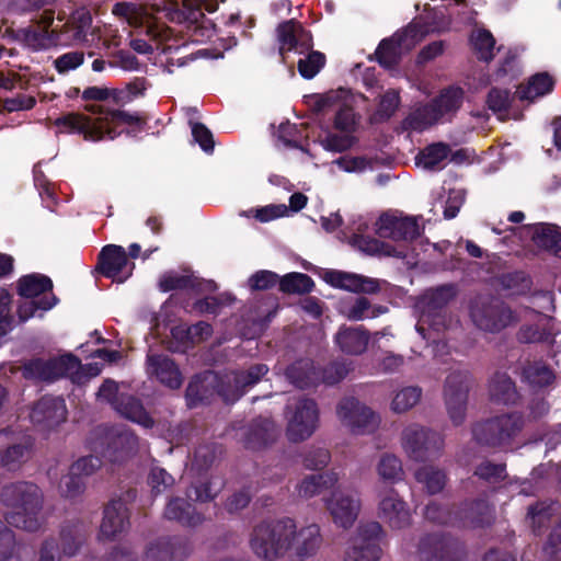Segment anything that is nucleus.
<instances>
[{
	"mask_svg": "<svg viewBox=\"0 0 561 561\" xmlns=\"http://www.w3.org/2000/svg\"><path fill=\"white\" fill-rule=\"evenodd\" d=\"M421 396L422 389L420 387H405L396 393L391 408L397 413L405 412L420 401Z\"/></svg>",
	"mask_w": 561,
	"mask_h": 561,
	"instance_id": "13d9d810",
	"label": "nucleus"
},
{
	"mask_svg": "<svg viewBox=\"0 0 561 561\" xmlns=\"http://www.w3.org/2000/svg\"><path fill=\"white\" fill-rule=\"evenodd\" d=\"M408 34V31L396 32L381 39L374 53L375 60L386 69L397 67L401 61L402 48L407 46Z\"/></svg>",
	"mask_w": 561,
	"mask_h": 561,
	"instance_id": "2f4dec72",
	"label": "nucleus"
},
{
	"mask_svg": "<svg viewBox=\"0 0 561 561\" xmlns=\"http://www.w3.org/2000/svg\"><path fill=\"white\" fill-rule=\"evenodd\" d=\"M402 446L411 459L426 461L440 455L444 438L438 432L412 424L402 433Z\"/></svg>",
	"mask_w": 561,
	"mask_h": 561,
	"instance_id": "9d476101",
	"label": "nucleus"
},
{
	"mask_svg": "<svg viewBox=\"0 0 561 561\" xmlns=\"http://www.w3.org/2000/svg\"><path fill=\"white\" fill-rule=\"evenodd\" d=\"M369 332L363 327L358 328H340L335 335V343L340 350L348 355H360L368 346Z\"/></svg>",
	"mask_w": 561,
	"mask_h": 561,
	"instance_id": "e433bc0d",
	"label": "nucleus"
},
{
	"mask_svg": "<svg viewBox=\"0 0 561 561\" xmlns=\"http://www.w3.org/2000/svg\"><path fill=\"white\" fill-rule=\"evenodd\" d=\"M168 520L176 522L183 527L194 528L204 522L202 513L197 512L195 506L183 497H171L163 512Z\"/></svg>",
	"mask_w": 561,
	"mask_h": 561,
	"instance_id": "7c9ffc66",
	"label": "nucleus"
},
{
	"mask_svg": "<svg viewBox=\"0 0 561 561\" xmlns=\"http://www.w3.org/2000/svg\"><path fill=\"white\" fill-rule=\"evenodd\" d=\"M339 477L335 472H325L306 477L299 485V495L306 499L320 494L322 491L334 486Z\"/></svg>",
	"mask_w": 561,
	"mask_h": 561,
	"instance_id": "c03bdc74",
	"label": "nucleus"
},
{
	"mask_svg": "<svg viewBox=\"0 0 561 561\" xmlns=\"http://www.w3.org/2000/svg\"><path fill=\"white\" fill-rule=\"evenodd\" d=\"M220 489L213 490L210 479H198L193 482L187 490V496L196 502L207 503L213 501L219 493Z\"/></svg>",
	"mask_w": 561,
	"mask_h": 561,
	"instance_id": "0e129e2a",
	"label": "nucleus"
},
{
	"mask_svg": "<svg viewBox=\"0 0 561 561\" xmlns=\"http://www.w3.org/2000/svg\"><path fill=\"white\" fill-rule=\"evenodd\" d=\"M322 535L317 524L297 529L295 519L283 517L262 522L252 531V551L265 561H274L293 550L299 561L314 557L322 546Z\"/></svg>",
	"mask_w": 561,
	"mask_h": 561,
	"instance_id": "f257e3e1",
	"label": "nucleus"
},
{
	"mask_svg": "<svg viewBox=\"0 0 561 561\" xmlns=\"http://www.w3.org/2000/svg\"><path fill=\"white\" fill-rule=\"evenodd\" d=\"M191 553V543L183 536L158 538L147 548L145 561H181Z\"/></svg>",
	"mask_w": 561,
	"mask_h": 561,
	"instance_id": "6ab92c4d",
	"label": "nucleus"
},
{
	"mask_svg": "<svg viewBox=\"0 0 561 561\" xmlns=\"http://www.w3.org/2000/svg\"><path fill=\"white\" fill-rule=\"evenodd\" d=\"M24 376L45 381H53L60 378L55 358H33L24 365Z\"/></svg>",
	"mask_w": 561,
	"mask_h": 561,
	"instance_id": "09e8293b",
	"label": "nucleus"
},
{
	"mask_svg": "<svg viewBox=\"0 0 561 561\" xmlns=\"http://www.w3.org/2000/svg\"><path fill=\"white\" fill-rule=\"evenodd\" d=\"M473 474L489 483L501 482L507 477L506 465L484 460L476 467Z\"/></svg>",
	"mask_w": 561,
	"mask_h": 561,
	"instance_id": "bf43d9fd",
	"label": "nucleus"
},
{
	"mask_svg": "<svg viewBox=\"0 0 561 561\" xmlns=\"http://www.w3.org/2000/svg\"><path fill=\"white\" fill-rule=\"evenodd\" d=\"M175 483L174 478L159 466H153L148 476V484L153 496L160 495L171 489Z\"/></svg>",
	"mask_w": 561,
	"mask_h": 561,
	"instance_id": "680f3d73",
	"label": "nucleus"
},
{
	"mask_svg": "<svg viewBox=\"0 0 561 561\" xmlns=\"http://www.w3.org/2000/svg\"><path fill=\"white\" fill-rule=\"evenodd\" d=\"M416 481L424 485L426 492L431 495L443 491L446 485V473L433 466H423L415 471Z\"/></svg>",
	"mask_w": 561,
	"mask_h": 561,
	"instance_id": "de8ad7c7",
	"label": "nucleus"
},
{
	"mask_svg": "<svg viewBox=\"0 0 561 561\" xmlns=\"http://www.w3.org/2000/svg\"><path fill=\"white\" fill-rule=\"evenodd\" d=\"M187 288H196V279L193 276L168 272L159 279V289L163 293Z\"/></svg>",
	"mask_w": 561,
	"mask_h": 561,
	"instance_id": "052dcab7",
	"label": "nucleus"
},
{
	"mask_svg": "<svg viewBox=\"0 0 561 561\" xmlns=\"http://www.w3.org/2000/svg\"><path fill=\"white\" fill-rule=\"evenodd\" d=\"M525 426L522 412H503L472 424V439L477 445L490 449L506 450L516 440Z\"/></svg>",
	"mask_w": 561,
	"mask_h": 561,
	"instance_id": "20e7f679",
	"label": "nucleus"
},
{
	"mask_svg": "<svg viewBox=\"0 0 561 561\" xmlns=\"http://www.w3.org/2000/svg\"><path fill=\"white\" fill-rule=\"evenodd\" d=\"M385 531L378 522L359 525L352 546L346 552L348 561H379L382 554L381 545Z\"/></svg>",
	"mask_w": 561,
	"mask_h": 561,
	"instance_id": "9b49d317",
	"label": "nucleus"
},
{
	"mask_svg": "<svg viewBox=\"0 0 561 561\" xmlns=\"http://www.w3.org/2000/svg\"><path fill=\"white\" fill-rule=\"evenodd\" d=\"M350 368L343 362H332L325 367H319V385L333 386L342 381L348 375Z\"/></svg>",
	"mask_w": 561,
	"mask_h": 561,
	"instance_id": "e2e57ef3",
	"label": "nucleus"
},
{
	"mask_svg": "<svg viewBox=\"0 0 561 561\" xmlns=\"http://www.w3.org/2000/svg\"><path fill=\"white\" fill-rule=\"evenodd\" d=\"M88 535V529L83 522L72 520L62 524L59 533L62 551L66 556H75Z\"/></svg>",
	"mask_w": 561,
	"mask_h": 561,
	"instance_id": "ea45409f",
	"label": "nucleus"
},
{
	"mask_svg": "<svg viewBox=\"0 0 561 561\" xmlns=\"http://www.w3.org/2000/svg\"><path fill=\"white\" fill-rule=\"evenodd\" d=\"M314 287L313 279L304 273L291 272L279 277V290L284 294H309Z\"/></svg>",
	"mask_w": 561,
	"mask_h": 561,
	"instance_id": "3c124183",
	"label": "nucleus"
},
{
	"mask_svg": "<svg viewBox=\"0 0 561 561\" xmlns=\"http://www.w3.org/2000/svg\"><path fill=\"white\" fill-rule=\"evenodd\" d=\"M43 500L42 490L30 481L11 482L0 491V502L14 510L5 515L7 523L28 533H36L43 526Z\"/></svg>",
	"mask_w": 561,
	"mask_h": 561,
	"instance_id": "7ed1b4c3",
	"label": "nucleus"
},
{
	"mask_svg": "<svg viewBox=\"0 0 561 561\" xmlns=\"http://www.w3.org/2000/svg\"><path fill=\"white\" fill-rule=\"evenodd\" d=\"M59 489L62 496L75 499L83 493L85 481L81 474L72 472L70 468L69 473L60 480Z\"/></svg>",
	"mask_w": 561,
	"mask_h": 561,
	"instance_id": "69168bd1",
	"label": "nucleus"
},
{
	"mask_svg": "<svg viewBox=\"0 0 561 561\" xmlns=\"http://www.w3.org/2000/svg\"><path fill=\"white\" fill-rule=\"evenodd\" d=\"M279 44L278 53L285 59V54L297 51L304 54L312 47V36L304 25L295 19L280 22L276 27Z\"/></svg>",
	"mask_w": 561,
	"mask_h": 561,
	"instance_id": "f3484780",
	"label": "nucleus"
},
{
	"mask_svg": "<svg viewBox=\"0 0 561 561\" xmlns=\"http://www.w3.org/2000/svg\"><path fill=\"white\" fill-rule=\"evenodd\" d=\"M8 436V430L0 432V438L5 437L8 439L0 449V465L9 471H16L31 459L35 440L30 435H21L19 439L9 438Z\"/></svg>",
	"mask_w": 561,
	"mask_h": 561,
	"instance_id": "a211bd4d",
	"label": "nucleus"
},
{
	"mask_svg": "<svg viewBox=\"0 0 561 561\" xmlns=\"http://www.w3.org/2000/svg\"><path fill=\"white\" fill-rule=\"evenodd\" d=\"M134 267V263L128 267L127 253L122 245L106 244L98 255L95 268L102 276L116 283H124L131 276Z\"/></svg>",
	"mask_w": 561,
	"mask_h": 561,
	"instance_id": "2eb2a0df",
	"label": "nucleus"
},
{
	"mask_svg": "<svg viewBox=\"0 0 561 561\" xmlns=\"http://www.w3.org/2000/svg\"><path fill=\"white\" fill-rule=\"evenodd\" d=\"M234 301V297L228 293H221L217 296H207L193 302L192 309L198 314H219L225 306H230Z\"/></svg>",
	"mask_w": 561,
	"mask_h": 561,
	"instance_id": "864d4df0",
	"label": "nucleus"
},
{
	"mask_svg": "<svg viewBox=\"0 0 561 561\" xmlns=\"http://www.w3.org/2000/svg\"><path fill=\"white\" fill-rule=\"evenodd\" d=\"M323 280L334 288L351 293L376 294L380 290L379 282L375 278L337 270H327Z\"/></svg>",
	"mask_w": 561,
	"mask_h": 561,
	"instance_id": "b1692460",
	"label": "nucleus"
},
{
	"mask_svg": "<svg viewBox=\"0 0 561 561\" xmlns=\"http://www.w3.org/2000/svg\"><path fill=\"white\" fill-rule=\"evenodd\" d=\"M465 92L460 87H448L430 101L438 119L454 115L462 105Z\"/></svg>",
	"mask_w": 561,
	"mask_h": 561,
	"instance_id": "4c0bfd02",
	"label": "nucleus"
},
{
	"mask_svg": "<svg viewBox=\"0 0 561 561\" xmlns=\"http://www.w3.org/2000/svg\"><path fill=\"white\" fill-rule=\"evenodd\" d=\"M554 80L548 72H539L534 75L527 85H519L516 93L519 100L534 101L552 92Z\"/></svg>",
	"mask_w": 561,
	"mask_h": 561,
	"instance_id": "37998d69",
	"label": "nucleus"
},
{
	"mask_svg": "<svg viewBox=\"0 0 561 561\" xmlns=\"http://www.w3.org/2000/svg\"><path fill=\"white\" fill-rule=\"evenodd\" d=\"M53 289V280L45 274L32 273L21 276L16 282V291L20 297L27 300L18 307L20 320L24 322L35 316L42 318L46 311L58 305L59 298Z\"/></svg>",
	"mask_w": 561,
	"mask_h": 561,
	"instance_id": "39448f33",
	"label": "nucleus"
},
{
	"mask_svg": "<svg viewBox=\"0 0 561 561\" xmlns=\"http://www.w3.org/2000/svg\"><path fill=\"white\" fill-rule=\"evenodd\" d=\"M527 228L531 230V240L538 248L561 259V228L559 226L538 222L528 225Z\"/></svg>",
	"mask_w": 561,
	"mask_h": 561,
	"instance_id": "72a5a7b5",
	"label": "nucleus"
},
{
	"mask_svg": "<svg viewBox=\"0 0 561 561\" xmlns=\"http://www.w3.org/2000/svg\"><path fill=\"white\" fill-rule=\"evenodd\" d=\"M268 367L265 364H254L247 370L234 375L233 386L224 385L219 389V396L226 403H233L239 400L249 388L256 385L266 374Z\"/></svg>",
	"mask_w": 561,
	"mask_h": 561,
	"instance_id": "393cba45",
	"label": "nucleus"
},
{
	"mask_svg": "<svg viewBox=\"0 0 561 561\" xmlns=\"http://www.w3.org/2000/svg\"><path fill=\"white\" fill-rule=\"evenodd\" d=\"M91 23L92 18L89 12L79 13L70 21L66 22L60 30L51 28L50 39L62 45H72L84 42Z\"/></svg>",
	"mask_w": 561,
	"mask_h": 561,
	"instance_id": "c85d7f7f",
	"label": "nucleus"
},
{
	"mask_svg": "<svg viewBox=\"0 0 561 561\" xmlns=\"http://www.w3.org/2000/svg\"><path fill=\"white\" fill-rule=\"evenodd\" d=\"M469 316L479 330L488 333H499L517 320L512 308L493 295L476 296L470 301Z\"/></svg>",
	"mask_w": 561,
	"mask_h": 561,
	"instance_id": "0eeeda50",
	"label": "nucleus"
},
{
	"mask_svg": "<svg viewBox=\"0 0 561 561\" xmlns=\"http://www.w3.org/2000/svg\"><path fill=\"white\" fill-rule=\"evenodd\" d=\"M439 119L431 103H426L412 111L402 122L404 129L423 131L436 124Z\"/></svg>",
	"mask_w": 561,
	"mask_h": 561,
	"instance_id": "49530a36",
	"label": "nucleus"
},
{
	"mask_svg": "<svg viewBox=\"0 0 561 561\" xmlns=\"http://www.w3.org/2000/svg\"><path fill=\"white\" fill-rule=\"evenodd\" d=\"M378 516L391 529H404L411 525V513L407 503L394 489H390L379 502Z\"/></svg>",
	"mask_w": 561,
	"mask_h": 561,
	"instance_id": "4be33fe9",
	"label": "nucleus"
},
{
	"mask_svg": "<svg viewBox=\"0 0 561 561\" xmlns=\"http://www.w3.org/2000/svg\"><path fill=\"white\" fill-rule=\"evenodd\" d=\"M471 374L468 370H454L444 383V400L448 415L455 425L463 423L467 411Z\"/></svg>",
	"mask_w": 561,
	"mask_h": 561,
	"instance_id": "f8f14e48",
	"label": "nucleus"
},
{
	"mask_svg": "<svg viewBox=\"0 0 561 561\" xmlns=\"http://www.w3.org/2000/svg\"><path fill=\"white\" fill-rule=\"evenodd\" d=\"M330 460V451L321 447H311L302 456V463L309 470H322Z\"/></svg>",
	"mask_w": 561,
	"mask_h": 561,
	"instance_id": "774afa93",
	"label": "nucleus"
},
{
	"mask_svg": "<svg viewBox=\"0 0 561 561\" xmlns=\"http://www.w3.org/2000/svg\"><path fill=\"white\" fill-rule=\"evenodd\" d=\"M333 520L336 525L347 529L353 526L359 512V500L352 494L334 492L327 502Z\"/></svg>",
	"mask_w": 561,
	"mask_h": 561,
	"instance_id": "cd10ccee",
	"label": "nucleus"
},
{
	"mask_svg": "<svg viewBox=\"0 0 561 561\" xmlns=\"http://www.w3.org/2000/svg\"><path fill=\"white\" fill-rule=\"evenodd\" d=\"M376 225L380 238H388L393 241H413L420 236L419 224L413 217L382 214Z\"/></svg>",
	"mask_w": 561,
	"mask_h": 561,
	"instance_id": "412c9836",
	"label": "nucleus"
},
{
	"mask_svg": "<svg viewBox=\"0 0 561 561\" xmlns=\"http://www.w3.org/2000/svg\"><path fill=\"white\" fill-rule=\"evenodd\" d=\"M87 111L99 114V117L91 118L82 114L69 113L58 117L55 124L65 131L82 135L85 140L100 141L115 139L121 134L116 128L117 125H136L142 129L147 123L138 114L105 108L102 105H89Z\"/></svg>",
	"mask_w": 561,
	"mask_h": 561,
	"instance_id": "f03ea898",
	"label": "nucleus"
},
{
	"mask_svg": "<svg viewBox=\"0 0 561 561\" xmlns=\"http://www.w3.org/2000/svg\"><path fill=\"white\" fill-rule=\"evenodd\" d=\"M336 413L340 420L357 434L373 432L379 423L376 413L370 408L360 404L354 397L342 399L337 404Z\"/></svg>",
	"mask_w": 561,
	"mask_h": 561,
	"instance_id": "4468645a",
	"label": "nucleus"
},
{
	"mask_svg": "<svg viewBox=\"0 0 561 561\" xmlns=\"http://www.w3.org/2000/svg\"><path fill=\"white\" fill-rule=\"evenodd\" d=\"M419 561H463L466 549L456 537L442 533H427L420 537L416 546Z\"/></svg>",
	"mask_w": 561,
	"mask_h": 561,
	"instance_id": "1a4fd4ad",
	"label": "nucleus"
},
{
	"mask_svg": "<svg viewBox=\"0 0 561 561\" xmlns=\"http://www.w3.org/2000/svg\"><path fill=\"white\" fill-rule=\"evenodd\" d=\"M88 443L92 451L115 463L122 462L130 454L136 437L131 433L100 425L91 432Z\"/></svg>",
	"mask_w": 561,
	"mask_h": 561,
	"instance_id": "6e6552de",
	"label": "nucleus"
},
{
	"mask_svg": "<svg viewBox=\"0 0 561 561\" xmlns=\"http://www.w3.org/2000/svg\"><path fill=\"white\" fill-rule=\"evenodd\" d=\"M352 244L360 252L369 255H385L398 259L405 256V253L402 250H398L394 245L363 234H354Z\"/></svg>",
	"mask_w": 561,
	"mask_h": 561,
	"instance_id": "79ce46f5",
	"label": "nucleus"
},
{
	"mask_svg": "<svg viewBox=\"0 0 561 561\" xmlns=\"http://www.w3.org/2000/svg\"><path fill=\"white\" fill-rule=\"evenodd\" d=\"M222 385H218L217 376L213 371H204L193 376L185 390L186 405L190 409L208 404Z\"/></svg>",
	"mask_w": 561,
	"mask_h": 561,
	"instance_id": "a878e982",
	"label": "nucleus"
},
{
	"mask_svg": "<svg viewBox=\"0 0 561 561\" xmlns=\"http://www.w3.org/2000/svg\"><path fill=\"white\" fill-rule=\"evenodd\" d=\"M287 380L296 388L305 390L319 385V367L309 358L291 363L285 370Z\"/></svg>",
	"mask_w": 561,
	"mask_h": 561,
	"instance_id": "473e14b6",
	"label": "nucleus"
},
{
	"mask_svg": "<svg viewBox=\"0 0 561 561\" xmlns=\"http://www.w3.org/2000/svg\"><path fill=\"white\" fill-rule=\"evenodd\" d=\"M148 370L162 385L170 389H179L182 386L183 377L175 362L168 355H147Z\"/></svg>",
	"mask_w": 561,
	"mask_h": 561,
	"instance_id": "c756f323",
	"label": "nucleus"
},
{
	"mask_svg": "<svg viewBox=\"0 0 561 561\" xmlns=\"http://www.w3.org/2000/svg\"><path fill=\"white\" fill-rule=\"evenodd\" d=\"M494 519V507L484 497L465 500L458 504V529L485 528L491 526Z\"/></svg>",
	"mask_w": 561,
	"mask_h": 561,
	"instance_id": "dca6fc26",
	"label": "nucleus"
},
{
	"mask_svg": "<svg viewBox=\"0 0 561 561\" xmlns=\"http://www.w3.org/2000/svg\"><path fill=\"white\" fill-rule=\"evenodd\" d=\"M512 102L510 90L501 88H491L486 96V105L493 113L500 114L507 112Z\"/></svg>",
	"mask_w": 561,
	"mask_h": 561,
	"instance_id": "338daca9",
	"label": "nucleus"
},
{
	"mask_svg": "<svg viewBox=\"0 0 561 561\" xmlns=\"http://www.w3.org/2000/svg\"><path fill=\"white\" fill-rule=\"evenodd\" d=\"M470 43L479 60L489 62L493 59L495 39L490 31L480 28L473 32Z\"/></svg>",
	"mask_w": 561,
	"mask_h": 561,
	"instance_id": "603ef678",
	"label": "nucleus"
},
{
	"mask_svg": "<svg viewBox=\"0 0 561 561\" xmlns=\"http://www.w3.org/2000/svg\"><path fill=\"white\" fill-rule=\"evenodd\" d=\"M522 379L533 389H542L551 386L556 374L543 360L527 362L522 369Z\"/></svg>",
	"mask_w": 561,
	"mask_h": 561,
	"instance_id": "58836bf2",
	"label": "nucleus"
},
{
	"mask_svg": "<svg viewBox=\"0 0 561 561\" xmlns=\"http://www.w3.org/2000/svg\"><path fill=\"white\" fill-rule=\"evenodd\" d=\"M318 421L319 410L317 402L309 398L298 399L286 427L288 440L299 443L308 439L314 433Z\"/></svg>",
	"mask_w": 561,
	"mask_h": 561,
	"instance_id": "ddd939ff",
	"label": "nucleus"
},
{
	"mask_svg": "<svg viewBox=\"0 0 561 561\" xmlns=\"http://www.w3.org/2000/svg\"><path fill=\"white\" fill-rule=\"evenodd\" d=\"M516 337L519 343L524 344L543 343L553 339L550 329L539 323L523 324Z\"/></svg>",
	"mask_w": 561,
	"mask_h": 561,
	"instance_id": "6e6d98bb",
	"label": "nucleus"
},
{
	"mask_svg": "<svg viewBox=\"0 0 561 561\" xmlns=\"http://www.w3.org/2000/svg\"><path fill=\"white\" fill-rule=\"evenodd\" d=\"M123 417L137 423L145 428H152L154 420L146 411L140 399L128 393H122L114 408Z\"/></svg>",
	"mask_w": 561,
	"mask_h": 561,
	"instance_id": "c9c22d12",
	"label": "nucleus"
},
{
	"mask_svg": "<svg viewBox=\"0 0 561 561\" xmlns=\"http://www.w3.org/2000/svg\"><path fill=\"white\" fill-rule=\"evenodd\" d=\"M496 283L504 290H511L513 294L523 295L530 290L533 280L525 271H513L502 273L495 277Z\"/></svg>",
	"mask_w": 561,
	"mask_h": 561,
	"instance_id": "8fccbe9b",
	"label": "nucleus"
},
{
	"mask_svg": "<svg viewBox=\"0 0 561 561\" xmlns=\"http://www.w3.org/2000/svg\"><path fill=\"white\" fill-rule=\"evenodd\" d=\"M67 409L60 397L44 396L32 408L30 419L33 424L51 430L66 421Z\"/></svg>",
	"mask_w": 561,
	"mask_h": 561,
	"instance_id": "aec40b11",
	"label": "nucleus"
},
{
	"mask_svg": "<svg viewBox=\"0 0 561 561\" xmlns=\"http://www.w3.org/2000/svg\"><path fill=\"white\" fill-rule=\"evenodd\" d=\"M377 471L383 481H389L391 483L400 480L403 474L400 459L391 454H385L381 456L377 466Z\"/></svg>",
	"mask_w": 561,
	"mask_h": 561,
	"instance_id": "4d7b16f0",
	"label": "nucleus"
},
{
	"mask_svg": "<svg viewBox=\"0 0 561 561\" xmlns=\"http://www.w3.org/2000/svg\"><path fill=\"white\" fill-rule=\"evenodd\" d=\"M458 505L431 501L424 508V517L427 522L438 525L457 528Z\"/></svg>",
	"mask_w": 561,
	"mask_h": 561,
	"instance_id": "a19ab883",
	"label": "nucleus"
},
{
	"mask_svg": "<svg viewBox=\"0 0 561 561\" xmlns=\"http://www.w3.org/2000/svg\"><path fill=\"white\" fill-rule=\"evenodd\" d=\"M327 57L319 50H310L308 55L297 62L299 75L307 80L313 79L325 66Z\"/></svg>",
	"mask_w": 561,
	"mask_h": 561,
	"instance_id": "5fc2aeb1",
	"label": "nucleus"
},
{
	"mask_svg": "<svg viewBox=\"0 0 561 561\" xmlns=\"http://www.w3.org/2000/svg\"><path fill=\"white\" fill-rule=\"evenodd\" d=\"M217 7L209 0H183L182 7L170 13V20L183 24L193 43H205L215 36L217 27L204 11L214 12Z\"/></svg>",
	"mask_w": 561,
	"mask_h": 561,
	"instance_id": "423d86ee",
	"label": "nucleus"
},
{
	"mask_svg": "<svg viewBox=\"0 0 561 561\" xmlns=\"http://www.w3.org/2000/svg\"><path fill=\"white\" fill-rule=\"evenodd\" d=\"M276 427L274 421L268 417L259 416L249 425L244 446L249 449H261L275 440Z\"/></svg>",
	"mask_w": 561,
	"mask_h": 561,
	"instance_id": "f704fd0d",
	"label": "nucleus"
},
{
	"mask_svg": "<svg viewBox=\"0 0 561 561\" xmlns=\"http://www.w3.org/2000/svg\"><path fill=\"white\" fill-rule=\"evenodd\" d=\"M489 399L497 405L514 407L519 404L522 396L515 381L506 373L496 371L489 380Z\"/></svg>",
	"mask_w": 561,
	"mask_h": 561,
	"instance_id": "bb28decb",
	"label": "nucleus"
},
{
	"mask_svg": "<svg viewBox=\"0 0 561 561\" xmlns=\"http://www.w3.org/2000/svg\"><path fill=\"white\" fill-rule=\"evenodd\" d=\"M129 527V510L123 499H113L103 511L100 537L114 540Z\"/></svg>",
	"mask_w": 561,
	"mask_h": 561,
	"instance_id": "5701e85b",
	"label": "nucleus"
},
{
	"mask_svg": "<svg viewBox=\"0 0 561 561\" xmlns=\"http://www.w3.org/2000/svg\"><path fill=\"white\" fill-rule=\"evenodd\" d=\"M450 152L448 145L443 142L432 144L425 147L416 156V165L423 167L426 170H438L440 164L445 161Z\"/></svg>",
	"mask_w": 561,
	"mask_h": 561,
	"instance_id": "a18cd8bd",
	"label": "nucleus"
}]
</instances>
